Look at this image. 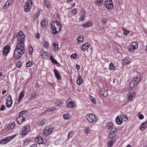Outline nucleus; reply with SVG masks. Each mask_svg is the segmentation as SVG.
Wrapping results in <instances>:
<instances>
[{
	"mask_svg": "<svg viewBox=\"0 0 147 147\" xmlns=\"http://www.w3.org/2000/svg\"><path fill=\"white\" fill-rule=\"evenodd\" d=\"M1 107L0 109V110L1 111H3L5 109L6 107L5 105H1Z\"/></svg>",
	"mask_w": 147,
	"mask_h": 147,
	"instance_id": "obj_53",
	"label": "nucleus"
},
{
	"mask_svg": "<svg viewBox=\"0 0 147 147\" xmlns=\"http://www.w3.org/2000/svg\"><path fill=\"white\" fill-rule=\"evenodd\" d=\"M130 59L129 58H126L123 60V62L125 63L128 64L130 61Z\"/></svg>",
	"mask_w": 147,
	"mask_h": 147,
	"instance_id": "obj_41",
	"label": "nucleus"
},
{
	"mask_svg": "<svg viewBox=\"0 0 147 147\" xmlns=\"http://www.w3.org/2000/svg\"><path fill=\"white\" fill-rule=\"evenodd\" d=\"M85 131L87 133H88L90 131V130L88 128H86L85 129Z\"/></svg>",
	"mask_w": 147,
	"mask_h": 147,
	"instance_id": "obj_61",
	"label": "nucleus"
},
{
	"mask_svg": "<svg viewBox=\"0 0 147 147\" xmlns=\"http://www.w3.org/2000/svg\"><path fill=\"white\" fill-rule=\"evenodd\" d=\"M86 118L89 122L94 123L97 121V119L95 115L93 114L88 113L87 115Z\"/></svg>",
	"mask_w": 147,
	"mask_h": 147,
	"instance_id": "obj_3",
	"label": "nucleus"
},
{
	"mask_svg": "<svg viewBox=\"0 0 147 147\" xmlns=\"http://www.w3.org/2000/svg\"><path fill=\"white\" fill-rule=\"evenodd\" d=\"M106 127L109 129L111 130L113 128V124L112 123L109 122L107 124Z\"/></svg>",
	"mask_w": 147,
	"mask_h": 147,
	"instance_id": "obj_27",
	"label": "nucleus"
},
{
	"mask_svg": "<svg viewBox=\"0 0 147 147\" xmlns=\"http://www.w3.org/2000/svg\"><path fill=\"white\" fill-rule=\"evenodd\" d=\"M147 127V121L143 123L140 126V129L141 131L144 130Z\"/></svg>",
	"mask_w": 147,
	"mask_h": 147,
	"instance_id": "obj_15",
	"label": "nucleus"
},
{
	"mask_svg": "<svg viewBox=\"0 0 147 147\" xmlns=\"http://www.w3.org/2000/svg\"><path fill=\"white\" fill-rule=\"evenodd\" d=\"M12 104V100L11 96L9 95V96L7 97L6 100V104L8 108H9L11 107Z\"/></svg>",
	"mask_w": 147,
	"mask_h": 147,
	"instance_id": "obj_7",
	"label": "nucleus"
},
{
	"mask_svg": "<svg viewBox=\"0 0 147 147\" xmlns=\"http://www.w3.org/2000/svg\"><path fill=\"white\" fill-rule=\"evenodd\" d=\"M37 143L40 144L42 142V139L40 138H38L37 140L36 141Z\"/></svg>",
	"mask_w": 147,
	"mask_h": 147,
	"instance_id": "obj_47",
	"label": "nucleus"
},
{
	"mask_svg": "<svg viewBox=\"0 0 147 147\" xmlns=\"http://www.w3.org/2000/svg\"><path fill=\"white\" fill-rule=\"evenodd\" d=\"M78 12V11L76 9H74L72 11V14L74 15L76 14Z\"/></svg>",
	"mask_w": 147,
	"mask_h": 147,
	"instance_id": "obj_51",
	"label": "nucleus"
},
{
	"mask_svg": "<svg viewBox=\"0 0 147 147\" xmlns=\"http://www.w3.org/2000/svg\"><path fill=\"white\" fill-rule=\"evenodd\" d=\"M115 68V66L113 63H111L109 65V69L111 70Z\"/></svg>",
	"mask_w": 147,
	"mask_h": 147,
	"instance_id": "obj_44",
	"label": "nucleus"
},
{
	"mask_svg": "<svg viewBox=\"0 0 147 147\" xmlns=\"http://www.w3.org/2000/svg\"><path fill=\"white\" fill-rule=\"evenodd\" d=\"M10 127L11 129L13 128L15 126V123L14 122H12L10 123Z\"/></svg>",
	"mask_w": 147,
	"mask_h": 147,
	"instance_id": "obj_49",
	"label": "nucleus"
},
{
	"mask_svg": "<svg viewBox=\"0 0 147 147\" xmlns=\"http://www.w3.org/2000/svg\"><path fill=\"white\" fill-rule=\"evenodd\" d=\"M30 130V127L28 125H26L24 127V129H22V134L26 135L29 131Z\"/></svg>",
	"mask_w": 147,
	"mask_h": 147,
	"instance_id": "obj_10",
	"label": "nucleus"
},
{
	"mask_svg": "<svg viewBox=\"0 0 147 147\" xmlns=\"http://www.w3.org/2000/svg\"><path fill=\"white\" fill-rule=\"evenodd\" d=\"M84 36L83 35H79L78 36L77 38L78 42L79 44H80L84 40Z\"/></svg>",
	"mask_w": 147,
	"mask_h": 147,
	"instance_id": "obj_19",
	"label": "nucleus"
},
{
	"mask_svg": "<svg viewBox=\"0 0 147 147\" xmlns=\"http://www.w3.org/2000/svg\"><path fill=\"white\" fill-rule=\"evenodd\" d=\"M30 147H37V145L36 144H34L31 145Z\"/></svg>",
	"mask_w": 147,
	"mask_h": 147,
	"instance_id": "obj_63",
	"label": "nucleus"
},
{
	"mask_svg": "<svg viewBox=\"0 0 147 147\" xmlns=\"http://www.w3.org/2000/svg\"><path fill=\"white\" fill-rule=\"evenodd\" d=\"M54 71L57 79L59 80H60L61 79V76L58 71L56 69H54Z\"/></svg>",
	"mask_w": 147,
	"mask_h": 147,
	"instance_id": "obj_20",
	"label": "nucleus"
},
{
	"mask_svg": "<svg viewBox=\"0 0 147 147\" xmlns=\"http://www.w3.org/2000/svg\"><path fill=\"white\" fill-rule=\"evenodd\" d=\"M32 65V62L30 61L27 62L26 64V66L28 67H30Z\"/></svg>",
	"mask_w": 147,
	"mask_h": 147,
	"instance_id": "obj_48",
	"label": "nucleus"
},
{
	"mask_svg": "<svg viewBox=\"0 0 147 147\" xmlns=\"http://www.w3.org/2000/svg\"><path fill=\"white\" fill-rule=\"evenodd\" d=\"M36 93L34 92L33 94H32L31 95V96H30V100H32L34 99V98H36Z\"/></svg>",
	"mask_w": 147,
	"mask_h": 147,
	"instance_id": "obj_39",
	"label": "nucleus"
},
{
	"mask_svg": "<svg viewBox=\"0 0 147 147\" xmlns=\"http://www.w3.org/2000/svg\"><path fill=\"white\" fill-rule=\"evenodd\" d=\"M12 3V1L10 0H8L5 3V5L3 6L4 9H7Z\"/></svg>",
	"mask_w": 147,
	"mask_h": 147,
	"instance_id": "obj_18",
	"label": "nucleus"
},
{
	"mask_svg": "<svg viewBox=\"0 0 147 147\" xmlns=\"http://www.w3.org/2000/svg\"><path fill=\"white\" fill-rule=\"evenodd\" d=\"M51 131L49 127H46L45 129L42 132V135L45 136H47L50 134Z\"/></svg>",
	"mask_w": 147,
	"mask_h": 147,
	"instance_id": "obj_9",
	"label": "nucleus"
},
{
	"mask_svg": "<svg viewBox=\"0 0 147 147\" xmlns=\"http://www.w3.org/2000/svg\"><path fill=\"white\" fill-rule=\"evenodd\" d=\"M76 68L77 70H79L80 69V66L79 65H76Z\"/></svg>",
	"mask_w": 147,
	"mask_h": 147,
	"instance_id": "obj_62",
	"label": "nucleus"
},
{
	"mask_svg": "<svg viewBox=\"0 0 147 147\" xmlns=\"http://www.w3.org/2000/svg\"><path fill=\"white\" fill-rule=\"evenodd\" d=\"M99 92L100 94L104 97H106L108 95V93L105 89L101 90Z\"/></svg>",
	"mask_w": 147,
	"mask_h": 147,
	"instance_id": "obj_13",
	"label": "nucleus"
},
{
	"mask_svg": "<svg viewBox=\"0 0 147 147\" xmlns=\"http://www.w3.org/2000/svg\"><path fill=\"white\" fill-rule=\"evenodd\" d=\"M114 140L113 139L111 140V141H108L107 144L108 147H112L114 143Z\"/></svg>",
	"mask_w": 147,
	"mask_h": 147,
	"instance_id": "obj_31",
	"label": "nucleus"
},
{
	"mask_svg": "<svg viewBox=\"0 0 147 147\" xmlns=\"http://www.w3.org/2000/svg\"><path fill=\"white\" fill-rule=\"evenodd\" d=\"M83 80L81 78V77L79 76L78 77V79L77 80V83L79 85H80L83 83Z\"/></svg>",
	"mask_w": 147,
	"mask_h": 147,
	"instance_id": "obj_26",
	"label": "nucleus"
},
{
	"mask_svg": "<svg viewBox=\"0 0 147 147\" xmlns=\"http://www.w3.org/2000/svg\"><path fill=\"white\" fill-rule=\"evenodd\" d=\"M44 5L47 8L51 7V4L50 2L48 0H45L44 2Z\"/></svg>",
	"mask_w": 147,
	"mask_h": 147,
	"instance_id": "obj_23",
	"label": "nucleus"
},
{
	"mask_svg": "<svg viewBox=\"0 0 147 147\" xmlns=\"http://www.w3.org/2000/svg\"><path fill=\"white\" fill-rule=\"evenodd\" d=\"M103 0H97L96 3L98 5H100L103 3Z\"/></svg>",
	"mask_w": 147,
	"mask_h": 147,
	"instance_id": "obj_42",
	"label": "nucleus"
},
{
	"mask_svg": "<svg viewBox=\"0 0 147 147\" xmlns=\"http://www.w3.org/2000/svg\"><path fill=\"white\" fill-rule=\"evenodd\" d=\"M124 31V34L125 35H127L129 33V31L125 30V29H123Z\"/></svg>",
	"mask_w": 147,
	"mask_h": 147,
	"instance_id": "obj_54",
	"label": "nucleus"
},
{
	"mask_svg": "<svg viewBox=\"0 0 147 147\" xmlns=\"http://www.w3.org/2000/svg\"><path fill=\"white\" fill-rule=\"evenodd\" d=\"M77 57V55L75 54H72L71 56V57L73 59L76 58Z\"/></svg>",
	"mask_w": 147,
	"mask_h": 147,
	"instance_id": "obj_60",
	"label": "nucleus"
},
{
	"mask_svg": "<svg viewBox=\"0 0 147 147\" xmlns=\"http://www.w3.org/2000/svg\"><path fill=\"white\" fill-rule=\"evenodd\" d=\"M89 98L92 103H93L94 104H95L96 103V101L94 98L91 96L90 95L89 96Z\"/></svg>",
	"mask_w": 147,
	"mask_h": 147,
	"instance_id": "obj_38",
	"label": "nucleus"
},
{
	"mask_svg": "<svg viewBox=\"0 0 147 147\" xmlns=\"http://www.w3.org/2000/svg\"><path fill=\"white\" fill-rule=\"evenodd\" d=\"M13 138V137L12 136L10 137V136L7 137L6 138L7 139V141L8 142L11 139H12Z\"/></svg>",
	"mask_w": 147,
	"mask_h": 147,
	"instance_id": "obj_58",
	"label": "nucleus"
},
{
	"mask_svg": "<svg viewBox=\"0 0 147 147\" xmlns=\"http://www.w3.org/2000/svg\"><path fill=\"white\" fill-rule=\"evenodd\" d=\"M17 43L14 52V58L19 59L23 54L25 50L24 42L25 37L22 32L20 31L17 36Z\"/></svg>",
	"mask_w": 147,
	"mask_h": 147,
	"instance_id": "obj_1",
	"label": "nucleus"
},
{
	"mask_svg": "<svg viewBox=\"0 0 147 147\" xmlns=\"http://www.w3.org/2000/svg\"><path fill=\"white\" fill-rule=\"evenodd\" d=\"M63 103V102L61 100L58 101L55 103V105L57 107H60L62 105Z\"/></svg>",
	"mask_w": 147,
	"mask_h": 147,
	"instance_id": "obj_36",
	"label": "nucleus"
},
{
	"mask_svg": "<svg viewBox=\"0 0 147 147\" xmlns=\"http://www.w3.org/2000/svg\"><path fill=\"white\" fill-rule=\"evenodd\" d=\"M53 45L54 47V50H57L58 49V45L57 42H55L53 43Z\"/></svg>",
	"mask_w": 147,
	"mask_h": 147,
	"instance_id": "obj_35",
	"label": "nucleus"
},
{
	"mask_svg": "<svg viewBox=\"0 0 147 147\" xmlns=\"http://www.w3.org/2000/svg\"><path fill=\"white\" fill-rule=\"evenodd\" d=\"M138 118L140 119H143L144 118V116L142 114H138Z\"/></svg>",
	"mask_w": 147,
	"mask_h": 147,
	"instance_id": "obj_50",
	"label": "nucleus"
},
{
	"mask_svg": "<svg viewBox=\"0 0 147 147\" xmlns=\"http://www.w3.org/2000/svg\"><path fill=\"white\" fill-rule=\"evenodd\" d=\"M122 116L123 117V118L124 119H127V120H128V117L127 116V115H122Z\"/></svg>",
	"mask_w": 147,
	"mask_h": 147,
	"instance_id": "obj_59",
	"label": "nucleus"
},
{
	"mask_svg": "<svg viewBox=\"0 0 147 147\" xmlns=\"http://www.w3.org/2000/svg\"><path fill=\"white\" fill-rule=\"evenodd\" d=\"M136 84L134 83L132 81L130 83L129 86L131 88H132L135 86H136Z\"/></svg>",
	"mask_w": 147,
	"mask_h": 147,
	"instance_id": "obj_45",
	"label": "nucleus"
},
{
	"mask_svg": "<svg viewBox=\"0 0 147 147\" xmlns=\"http://www.w3.org/2000/svg\"><path fill=\"white\" fill-rule=\"evenodd\" d=\"M141 80L140 76L139 75H137L136 77L134 78L132 81L137 85L140 81Z\"/></svg>",
	"mask_w": 147,
	"mask_h": 147,
	"instance_id": "obj_14",
	"label": "nucleus"
},
{
	"mask_svg": "<svg viewBox=\"0 0 147 147\" xmlns=\"http://www.w3.org/2000/svg\"><path fill=\"white\" fill-rule=\"evenodd\" d=\"M24 121L25 119L22 116H20L17 119V121L19 124H21Z\"/></svg>",
	"mask_w": 147,
	"mask_h": 147,
	"instance_id": "obj_17",
	"label": "nucleus"
},
{
	"mask_svg": "<svg viewBox=\"0 0 147 147\" xmlns=\"http://www.w3.org/2000/svg\"><path fill=\"white\" fill-rule=\"evenodd\" d=\"M40 14V13L39 11H38L36 13H35L33 17L34 20H37Z\"/></svg>",
	"mask_w": 147,
	"mask_h": 147,
	"instance_id": "obj_30",
	"label": "nucleus"
},
{
	"mask_svg": "<svg viewBox=\"0 0 147 147\" xmlns=\"http://www.w3.org/2000/svg\"><path fill=\"white\" fill-rule=\"evenodd\" d=\"M50 59L53 63L55 64H57L58 63L57 61L54 58L53 56H51Z\"/></svg>",
	"mask_w": 147,
	"mask_h": 147,
	"instance_id": "obj_37",
	"label": "nucleus"
},
{
	"mask_svg": "<svg viewBox=\"0 0 147 147\" xmlns=\"http://www.w3.org/2000/svg\"><path fill=\"white\" fill-rule=\"evenodd\" d=\"M116 132V131L114 130L112 131L111 130L109 135V138L110 139H113L114 142H115L117 138V136L115 134Z\"/></svg>",
	"mask_w": 147,
	"mask_h": 147,
	"instance_id": "obj_6",
	"label": "nucleus"
},
{
	"mask_svg": "<svg viewBox=\"0 0 147 147\" xmlns=\"http://www.w3.org/2000/svg\"><path fill=\"white\" fill-rule=\"evenodd\" d=\"M81 15H80L81 16L80 20L81 21H83L85 20V18L86 16V13L85 11L83 10L81 12Z\"/></svg>",
	"mask_w": 147,
	"mask_h": 147,
	"instance_id": "obj_24",
	"label": "nucleus"
},
{
	"mask_svg": "<svg viewBox=\"0 0 147 147\" xmlns=\"http://www.w3.org/2000/svg\"><path fill=\"white\" fill-rule=\"evenodd\" d=\"M90 46V43L87 42L84 43L82 46V49L83 51H86L88 49Z\"/></svg>",
	"mask_w": 147,
	"mask_h": 147,
	"instance_id": "obj_16",
	"label": "nucleus"
},
{
	"mask_svg": "<svg viewBox=\"0 0 147 147\" xmlns=\"http://www.w3.org/2000/svg\"><path fill=\"white\" fill-rule=\"evenodd\" d=\"M45 123V121L42 120L39 123V125L40 126L43 125Z\"/></svg>",
	"mask_w": 147,
	"mask_h": 147,
	"instance_id": "obj_55",
	"label": "nucleus"
},
{
	"mask_svg": "<svg viewBox=\"0 0 147 147\" xmlns=\"http://www.w3.org/2000/svg\"><path fill=\"white\" fill-rule=\"evenodd\" d=\"M67 107L69 108H73L76 107L75 103L73 101L69 102L67 105Z\"/></svg>",
	"mask_w": 147,
	"mask_h": 147,
	"instance_id": "obj_12",
	"label": "nucleus"
},
{
	"mask_svg": "<svg viewBox=\"0 0 147 147\" xmlns=\"http://www.w3.org/2000/svg\"><path fill=\"white\" fill-rule=\"evenodd\" d=\"M48 21L47 20H43L41 23V25L43 28H45L47 26Z\"/></svg>",
	"mask_w": 147,
	"mask_h": 147,
	"instance_id": "obj_25",
	"label": "nucleus"
},
{
	"mask_svg": "<svg viewBox=\"0 0 147 147\" xmlns=\"http://www.w3.org/2000/svg\"><path fill=\"white\" fill-rule=\"evenodd\" d=\"M138 47V44L137 42H133L129 46L127 49L130 52L134 51Z\"/></svg>",
	"mask_w": 147,
	"mask_h": 147,
	"instance_id": "obj_4",
	"label": "nucleus"
},
{
	"mask_svg": "<svg viewBox=\"0 0 147 147\" xmlns=\"http://www.w3.org/2000/svg\"><path fill=\"white\" fill-rule=\"evenodd\" d=\"M63 118L65 119H67L68 118V115L64 114L63 116Z\"/></svg>",
	"mask_w": 147,
	"mask_h": 147,
	"instance_id": "obj_57",
	"label": "nucleus"
},
{
	"mask_svg": "<svg viewBox=\"0 0 147 147\" xmlns=\"http://www.w3.org/2000/svg\"><path fill=\"white\" fill-rule=\"evenodd\" d=\"M55 110V107H52L51 108H50V109H47L46 111H45L43 113L44 114H46L49 111H53L54 110Z\"/></svg>",
	"mask_w": 147,
	"mask_h": 147,
	"instance_id": "obj_34",
	"label": "nucleus"
},
{
	"mask_svg": "<svg viewBox=\"0 0 147 147\" xmlns=\"http://www.w3.org/2000/svg\"><path fill=\"white\" fill-rule=\"evenodd\" d=\"M122 118L121 116H118L116 119V122L118 124H121L122 122Z\"/></svg>",
	"mask_w": 147,
	"mask_h": 147,
	"instance_id": "obj_21",
	"label": "nucleus"
},
{
	"mask_svg": "<svg viewBox=\"0 0 147 147\" xmlns=\"http://www.w3.org/2000/svg\"><path fill=\"white\" fill-rule=\"evenodd\" d=\"M8 142L6 138H4L0 140V143L2 144H4Z\"/></svg>",
	"mask_w": 147,
	"mask_h": 147,
	"instance_id": "obj_32",
	"label": "nucleus"
},
{
	"mask_svg": "<svg viewBox=\"0 0 147 147\" xmlns=\"http://www.w3.org/2000/svg\"><path fill=\"white\" fill-rule=\"evenodd\" d=\"M10 48V47L8 46L4 47L3 51V54L4 55H7L8 53L9 52V51Z\"/></svg>",
	"mask_w": 147,
	"mask_h": 147,
	"instance_id": "obj_11",
	"label": "nucleus"
},
{
	"mask_svg": "<svg viewBox=\"0 0 147 147\" xmlns=\"http://www.w3.org/2000/svg\"><path fill=\"white\" fill-rule=\"evenodd\" d=\"M29 142V140L26 139L24 140V144L25 145H27Z\"/></svg>",
	"mask_w": 147,
	"mask_h": 147,
	"instance_id": "obj_56",
	"label": "nucleus"
},
{
	"mask_svg": "<svg viewBox=\"0 0 147 147\" xmlns=\"http://www.w3.org/2000/svg\"><path fill=\"white\" fill-rule=\"evenodd\" d=\"M25 93L24 92V91H23L20 94L18 99V101L19 102H20L24 96Z\"/></svg>",
	"mask_w": 147,
	"mask_h": 147,
	"instance_id": "obj_28",
	"label": "nucleus"
},
{
	"mask_svg": "<svg viewBox=\"0 0 147 147\" xmlns=\"http://www.w3.org/2000/svg\"><path fill=\"white\" fill-rule=\"evenodd\" d=\"M61 28L60 23L58 22H53L51 23V28L54 34H58Z\"/></svg>",
	"mask_w": 147,
	"mask_h": 147,
	"instance_id": "obj_2",
	"label": "nucleus"
},
{
	"mask_svg": "<svg viewBox=\"0 0 147 147\" xmlns=\"http://www.w3.org/2000/svg\"><path fill=\"white\" fill-rule=\"evenodd\" d=\"M136 96V93L133 92L131 93V94L128 96L127 99L128 100H131L133 99Z\"/></svg>",
	"mask_w": 147,
	"mask_h": 147,
	"instance_id": "obj_22",
	"label": "nucleus"
},
{
	"mask_svg": "<svg viewBox=\"0 0 147 147\" xmlns=\"http://www.w3.org/2000/svg\"><path fill=\"white\" fill-rule=\"evenodd\" d=\"M74 135V132L73 131H70L68 135V138L69 139L73 137Z\"/></svg>",
	"mask_w": 147,
	"mask_h": 147,
	"instance_id": "obj_40",
	"label": "nucleus"
},
{
	"mask_svg": "<svg viewBox=\"0 0 147 147\" xmlns=\"http://www.w3.org/2000/svg\"><path fill=\"white\" fill-rule=\"evenodd\" d=\"M106 7L109 9H111L113 7V5L111 0H106L105 2Z\"/></svg>",
	"mask_w": 147,
	"mask_h": 147,
	"instance_id": "obj_8",
	"label": "nucleus"
},
{
	"mask_svg": "<svg viewBox=\"0 0 147 147\" xmlns=\"http://www.w3.org/2000/svg\"><path fill=\"white\" fill-rule=\"evenodd\" d=\"M43 46L44 47L48 49L49 47V44L48 42L47 41H45L43 44Z\"/></svg>",
	"mask_w": 147,
	"mask_h": 147,
	"instance_id": "obj_43",
	"label": "nucleus"
},
{
	"mask_svg": "<svg viewBox=\"0 0 147 147\" xmlns=\"http://www.w3.org/2000/svg\"><path fill=\"white\" fill-rule=\"evenodd\" d=\"M33 51V48L32 47L30 46L29 47L28 49V52L29 55H32Z\"/></svg>",
	"mask_w": 147,
	"mask_h": 147,
	"instance_id": "obj_33",
	"label": "nucleus"
},
{
	"mask_svg": "<svg viewBox=\"0 0 147 147\" xmlns=\"http://www.w3.org/2000/svg\"><path fill=\"white\" fill-rule=\"evenodd\" d=\"M16 64L17 67H20L22 65V63L19 61L16 63Z\"/></svg>",
	"mask_w": 147,
	"mask_h": 147,
	"instance_id": "obj_52",
	"label": "nucleus"
},
{
	"mask_svg": "<svg viewBox=\"0 0 147 147\" xmlns=\"http://www.w3.org/2000/svg\"><path fill=\"white\" fill-rule=\"evenodd\" d=\"M92 25V23L90 22H87L84 23L82 25V26L84 27H88L91 26Z\"/></svg>",
	"mask_w": 147,
	"mask_h": 147,
	"instance_id": "obj_29",
	"label": "nucleus"
},
{
	"mask_svg": "<svg viewBox=\"0 0 147 147\" xmlns=\"http://www.w3.org/2000/svg\"><path fill=\"white\" fill-rule=\"evenodd\" d=\"M27 111L25 110L22 111L19 113L18 114L19 116H21L24 114L25 113H27Z\"/></svg>",
	"mask_w": 147,
	"mask_h": 147,
	"instance_id": "obj_46",
	"label": "nucleus"
},
{
	"mask_svg": "<svg viewBox=\"0 0 147 147\" xmlns=\"http://www.w3.org/2000/svg\"><path fill=\"white\" fill-rule=\"evenodd\" d=\"M32 2L31 1L28 0L27 1L24 7L25 10L26 12L30 11L32 7Z\"/></svg>",
	"mask_w": 147,
	"mask_h": 147,
	"instance_id": "obj_5",
	"label": "nucleus"
},
{
	"mask_svg": "<svg viewBox=\"0 0 147 147\" xmlns=\"http://www.w3.org/2000/svg\"><path fill=\"white\" fill-rule=\"evenodd\" d=\"M6 92V90H4L2 92V94L3 95Z\"/></svg>",
	"mask_w": 147,
	"mask_h": 147,
	"instance_id": "obj_64",
	"label": "nucleus"
}]
</instances>
